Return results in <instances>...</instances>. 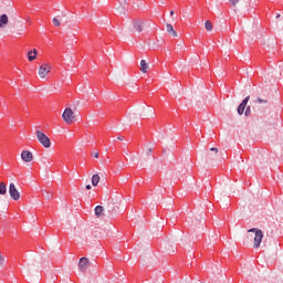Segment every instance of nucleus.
<instances>
[{"mask_svg": "<svg viewBox=\"0 0 283 283\" xmlns=\"http://www.w3.org/2000/svg\"><path fill=\"white\" fill-rule=\"evenodd\" d=\"M35 136L40 145L44 147V149H50L52 147V142L50 140V137L45 135L42 130H36Z\"/></svg>", "mask_w": 283, "mask_h": 283, "instance_id": "nucleus-1", "label": "nucleus"}, {"mask_svg": "<svg viewBox=\"0 0 283 283\" xmlns=\"http://www.w3.org/2000/svg\"><path fill=\"white\" fill-rule=\"evenodd\" d=\"M248 233H254L253 248L260 249V244H262V240L264 238V233L262 232V230L252 228V229L248 230Z\"/></svg>", "mask_w": 283, "mask_h": 283, "instance_id": "nucleus-2", "label": "nucleus"}, {"mask_svg": "<svg viewBox=\"0 0 283 283\" xmlns=\"http://www.w3.org/2000/svg\"><path fill=\"white\" fill-rule=\"evenodd\" d=\"M62 118L66 125H72L74 123V119L76 118V115L72 112V108H65Z\"/></svg>", "mask_w": 283, "mask_h": 283, "instance_id": "nucleus-3", "label": "nucleus"}, {"mask_svg": "<svg viewBox=\"0 0 283 283\" xmlns=\"http://www.w3.org/2000/svg\"><path fill=\"white\" fill-rule=\"evenodd\" d=\"M9 196L12 200H20L21 199V192L17 189V186L14 184L9 185Z\"/></svg>", "mask_w": 283, "mask_h": 283, "instance_id": "nucleus-4", "label": "nucleus"}, {"mask_svg": "<svg viewBox=\"0 0 283 283\" xmlns=\"http://www.w3.org/2000/svg\"><path fill=\"white\" fill-rule=\"evenodd\" d=\"M20 156L23 163H32L34 160V155L30 150H22Z\"/></svg>", "mask_w": 283, "mask_h": 283, "instance_id": "nucleus-5", "label": "nucleus"}, {"mask_svg": "<svg viewBox=\"0 0 283 283\" xmlns=\"http://www.w3.org/2000/svg\"><path fill=\"white\" fill-rule=\"evenodd\" d=\"M251 96H247L242 103L238 106V115L242 116L244 114V109L247 108V104L249 103Z\"/></svg>", "mask_w": 283, "mask_h": 283, "instance_id": "nucleus-6", "label": "nucleus"}, {"mask_svg": "<svg viewBox=\"0 0 283 283\" xmlns=\"http://www.w3.org/2000/svg\"><path fill=\"white\" fill-rule=\"evenodd\" d=\"M87 266H90V259L88 258H81L78 262L80 271H87Z\"/></svg>", "mask_w": 283, "mask_h": 283, "instance_id": "nucleus-7", "label": "nucleus"}, {"mask_svg": "<svg viewBox=\"0 0 283 283\" xmlns=\"http://www.w3.org/2000/svg\"><path fill=\"white\" fill-rule=\"evenodd\" d=\"M36 56H39V51L36 49L30 50L27 53V59L29 63H32V61H36Z\"/></svg>", "mask_w": 283, "mask_h": 283, "instance_id": "nucleus-8", "label": "nucleus"}, {"mask_svg": "<svg viewBox=\"0 0 283 283\" xmlns=\"http://www.w3.org/2000/svg\"><path fill=\"white\" fill-rule=\"evenodd\" d=\"M54 70L56 69L51 63H43L39 69L40 72H52Z\"/></svg>", "mask_w": 283, "mask_h": 283, "instance_id": "nucleus-9", "label": "nucleus"}, {"mask_svg": "<svg viewBox=\"0 0 283 283\" xmlns=\"http://www.w3.org/2000/svg\"><path fill=\"white\" fill-rule=\"evenodd\" d=\"M143 25H144V23L140 20H135L133 22V28H134L135 32H139V33L143 32Z\"/></svg>", "mask_w": 283, "mask_h": 283, "instance_id": "nucleus-10", "label": "nucleus"}, {"mask_svg": "<svg viewBox=\"0 0 283 283\" xmlns=\"http://www.w3.org/2000/svg\"><path fill=\"white\" fill-rule=\"evenodd\" d=\"M10 22V19L8 18V14H1L0 15V28H6L8 23Z\"/></svg>", "mask_w": 283, "mask_h": 283, "instance_id": "nucleus-11", "label": "nucleus"}, {"mask_svg": "<svg viewBox=\"0 0 283 283\" xmlns=\"http://www.w3.org/2000/svg\"><path fill=\"white\" fill-rule=\"evenodd\" d=\"M166 32H168V34H170V36H178V32H176V30H174V25L167 23L166 24Z\"/></svg>", "mask_w": 283, "mask_h": 283, "instance_id": "nucleus-12", "label": "nucleus"}, {"mask_svg": "<svg viewBox=\"0 0 283 283\" xmlns=\"http://www.w3.org/2000/svg\"><path fill=\"white\" fill-rule=\"evenodd\" d=\"M98 182H101V176L98 174H95L92 176V185L93 187H98Z\"/></svg>", "mask_w": 283, "mask_h": 283, "instance_id": "nucleus-13", "label": "nucleus"}, {"mask_svg": "<svg viewBox=\"0 0 283 283\" xmlns=\"http://www.w3.org/2000/svg\"><path fill=\"white\" fill-rule=\"evenodd\" d=\"M104 211H105V208L103 206H97L95 208V216H96V218H101V216H103Z\"/></svg>", "mask_w": 283, "mask_h": 283, "instance_id": "nucleus-14", "label": "nucleus"}, {"mask_svg": "<svg viewBox=\"0 0 283 283\" xmlns=\"http://www.w3.org/2000/svg\"><path fill=\"white\" fill-rule=\"evenodd\" d=\"M147 70H151V69L149 67V65L147 64V62L145 60H142L140 61V71L147 72Z\"/></svg>", "mask_w": 283, "mask_h": 283, "instance_id": "nucleus-15", "label": "nucleus"}, {"mask_svg": "<svg viewBox=\"0 0 283 283\" xmlns=\"http://www.w3.org/2000/svg\"><path fill=\"white\" fill-rule=\"evenodd\" d=\"M6 193H8V187L6 182H0V196H6Z\"/></svg>", "mask_w": 283, "mask_h": 283, "instance_id": "nucleus-16", "label": "nucleus"}, {"mask_svg": "<svg viewBox=\"0 0 283 283\" xmlns=\"http://www.w3.org/2000/svg\"><path fill=\"white\" fill-rule=\"evenodd\" d=\"M205 28H206L207 32H211V30H213V24L209 20H207L205 22Z\"/></svg>", "mask_w": 283, "mask_h": 283, "instance_id": "nucleus-17", "label": "nucleus"}, {"mask_svg": "<svg viewBox=\"0 0 283 283\" xmlns=\"http://www.w3.org/2000/svg\"><path fill=\"white\" fill-rule=\"evenodd\" d=\"M3 266H6V256L0 252V269H3Z\"/></svg>", "mask_w": 283, "mask_h": 283, "instance_id": "nucleus-18", "label": "nucleus"}, {"mask_svg": "<svg viewBox=\"0 0 283 283\" xmlns=\"http://www.w3.org/2000/svg\"><path fill=\"white\" fill-rule=\"evenodd\" d=\"M53 25H55V28H60L61 25V20L59 19V17L53 18Z\"/></svg>", "mask_w": 283, "mask_h": 283, "instance_id": "nucleus-19", "label": "nucleus"}, {"mask_svg": "<svg viewBox=\"0 0 283 283\" xmlns=\"http://www.w3.org/2000/svg\"><path fill=\"white\" fill-rule=\"evenodd\" d=\"M39 78H42V81H45V78H49L48 72H39Z\"/></svg>", "mask_w": 283, "mask_h": 283, "instance_id": "nucleus-20", "label": "nucleus"}, {"mask_svg": "<svg viewBox=\"0 0 283 283\" xmlns=\"http://www.w3.org/2000/svg\"><path fill=\"white\" fill-rule=\"evenodd\" d=\"M232 8H238V3H240V0H229Z\"/></svg>", "mask_w": 283, "mask_h": 283, "instance_id": "nucleus-21", "label": "nucleus"}, {"mask_svg": "<svg viewBox=\"0 0 283 283\" xmlns=\"http://www.w3.org/2000/svg\"><path fill=\"white\" fill-rule=\"evenodd\" d=\"M244 114H245V116H249V114H251V106L247 107Z\"/></svg>", "mask_w": 283, "mask_h": 283, "instance_id": "nucleus-22", "label": "nucleus"}, {"mask_svg": "<svg viewBox=\"0 0 283 283\" xmlns=\"http://www.w3.org/2000/svg\"><path fill=\"white\" fill-rule=\"evenodd\" d=\"M256 103H269V101H266V99H262V98H256Z\"/></svg>", "mask_w": 283, "mask_h": 283, "instance_id": "nucleus-23", "label": "nucleus"}, {"mask_svg": "<svg viewBox=\"0 0 283 283\" xmlns=\"http://www.w3.org/2000/svg\"><path fill=\"white\" fill-rule=\"evenodd\" d=\"M151 148H148V149H146V151H145V154H146V156H151Z\"/></svg>", "mask_w": 283, "mask_h": 283, "instance_id": "nucleus-24", "label": "nucleus"}, {"mask_svg": "<svg viewBox=\"0 0 283 283\" xmlns=\"http://www.w3.org/2000/svg\"><path fill=\"white\" fill-rule=\"evenodd\" d=\"M210 151H214V154H218V148H216V147L210 148Z\"/></svg>", "mask_w": 283, "mask_h": 283, "instance_id": "nucleus-25", "label": "nucleus"}, {"mask_svg": "<svg viewBox=\"0 0 283 283\" xmlns=\"http://www.w3.org/2000/svg\"><path fill=\"white\" fill-rule=\"evenodd\" d=\"M85 188L87 189V191H90L92 189V186L91 185H86Z\"/></svg>", "mask_w": 283, "mask_h": 283, "instance_id": "nucleus-26", "label": "nucleus"}, {"mask_svg": "<svg viewBox=\"0 0 283 283\" xmlns=\"http://www.w3.org/2000/svg\"><path fill=\"white\" fill-rule=\"evenodd\" d=\"M94 158H98V151L93 154Z\"/></svg>", "mask_w": 283, "mask_h": 283, "instance_id": "nucleus-27", "label": "nucleus"}, {"mask_svg": "<svg viewBox=\"0 0 283 283\" xmlns=\"http://www.w3.org/2000/svg\"><path fill=\"white\" fill-rule=\"evenodd\" d=\"M117 140H123V136H118V137H117Z\"/></svg>", "mask_w": 283, "mask_h": 283, "instance_id": "nucleus-28", "label": "nucleus"}, {"mask_svg": "<svg viewBox=\"0 0 283 283\" xmlns=\"http://www.w3.org/2000/svg\"><path fill=\"white\" fill-rule=\"evenodd\" d=\"M170 17H174V11H170Z\"/></svg>", "mask_w": 283, "mask_h": 283, "instance_id": "nucleus-29", "label": "nucleus"}, {"mask_svg": "<svg viewBox=\"0 0 283 283\" xmlns=\"http://www.w3.org/2000/svg\"><path fill=\"white\" fill-rule=\"evenodd\" d=\"M276 19H280V13H279V14H276Z\"/></svg>", "mask_w": 283, "mask_h": 283, "instance_id": "nucleus-30", "label": "nucleus"}]
</instances>
